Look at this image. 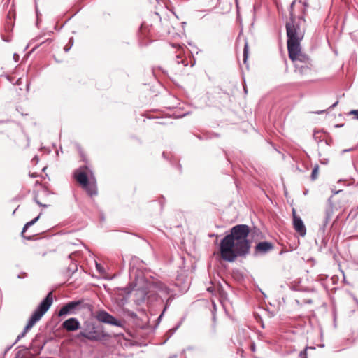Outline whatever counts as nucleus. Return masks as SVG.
<instances>
[{
  "label": "nucleus",
  "mask_w": 358,
  "mask_h": 358,
  "mask_svg": "<svg viewBox=\"0 0 358 358\" xmlns=\"http://www.w3.org/2000/svg\"><path fill=\"white\" fill-rule=\"evenodd\" d=\"M250 228L246 224L234 226L221 241L220 250L222 258L227 262H234L237 257H243L249 253L250 241L248 236Z\"/></svg>",
  "instance_id": "obj_1"
},
{
  "label": "nucleus",
  "mask_w": 358,
  "mask_h": 358,
  "mask_svg": "<svg viewBox=\"0 0 358 358\" xmlns=\"http://www.w3.org/2000/svg\"><path fill=\"white\" fill-rule=\"evenodd\" d=\"M296 0L292 1L289 10V21L286 23L287 50L290 59L294 58L299 52L301 41L304 37L306 20L302 15L296 17L293 12Z\"/></svg>",
  "instance_id": "obj_2"
},
{
  "label": "nucleus",
  "mask_w": 358,
  "mask_h": 358,
  "mask_svg": "<svg viewBox=\"0 0 358 358\" xmlns=\"http://www.w3.org/2000/svg\"><path fill=\"white\" fill-rule=\"evenodd\" d=\"M52 292H50L47 294L45 298L39 303V305L33 312L23 331L17 336L15 341L14 342V344L17 343L21 338L24 337L27 331L29 329H31L33 327V326L41 319L43 315L50 308L51 305L52 304Z\"/></svg>",
  "instance_id": "obj_3"
},
{
  "label": "nucleus",
  "mask_w": 358,
  "mask_h": 358,
  "mask_svg": "<svg viewBox=\"0 0 358 358\" xmlns=\"http://www.w3.org/2000/svg\"><path fill=\"white\" fill-rule=\"evenodd\" d=\"M336 191L331 189V195L328 198L325 208H324V217L323 223V230L329 228L333 229L334 224L336 222V217H334V213L336 209V200L334 195Z\"/></svg>",
  "instance_id": "obj_4"
},
{
  "label": "nucleus",
  "mask_w": 358,
  "mask_h": 358,
  "mask_svg": "<svg viewBox=\"0 0 358 358\" xmlns=\"http://www.w3.org/2000/svg\"><path fill=\"white\" fill-rule=\"evenodd\" d=\"M79 336L92 341H97L101 340L104 334L94 325H91L87 329L80 331Z\"/></svg>",
  "instance_id": "obj_5"
},
{
  "label": "nucleus",
  "mask_w": 358,
  "mask_h": 358,
  "mask_svg": "<svg viewBox=\"0 0 358 358\" xmlns=\"http://www.w3.org/2000/svg\"><path fill=\"white\" fill-rule=\"evenodd\" d=\"M96 318L98 321L105 323L111 324L116 327H122V323L121 321L117 320L115 317H114L112 315L109 314L106 310H99L96 313Z\"/></svg>",
  "instance_id": "obj_6"
},
{
  "label": "nucleus",
  "mask_w": 358,
  "mask_h": 358,
  "mask_svg": "<svg viewBox=\"0 0 358 358\" xmlns=\"http://www.w3.org/2000/svg\"><path fill=\"white\" fill-rule=\"evenodd\" d=\"M293 224L294 229L301 236H304L306 234V229L303 222L300 217L296 215L295 210H293Z\"/></svg>",
  "instance_id": "obj_7"
},
{
  "label": "nucleus",
  "mask_w": 358,
  "mask_h": 358,
  "mask_svg": "<svg viewBox=\"0 0 358 358\" xmlns=\"http://www.w3.org/2000/svg\"><path fill=\"white\" fill-rule=\"evenodd\" d=\"M81 303L80 301H73L63 306L59 310V316L66 315L73 313V310Z\"/></svg>",
  "instance_id": "obj_8"
},
{
  "label": "nucleus",
  "mask_w": 358,
  "mask_h": 358,
  "mask_svg": "<svg viewBox=\"0 0 358 358\" xmlns=\"http://www.w3.org/2000/svg\"><path fill=\"white\" fill-rule=\"evenodd\" d=\"M62 327L69 331H73L80 327V324L78 319L71 317L62 323Z\"/></svg>",
  "instance_id": "obj_9"
},
{
  "label": "nucleus",
  "mask_w": 358,
  "mask_h": 358,
  "mask_svg": "<svg viewBox=\"0 0 358 358\" xmlns=\"http://www.w3.org/2000/svg\"><path fill=\"white\" fill-rule=\"evenodd\" d=\"M273 245L271 243L268 241L259 242L255 247L256 252L266 253L269 250H272Z\"/></svg>",
  "instance_id": "obj_10"
},
{
  "label": "nucleus",
  "mask_w": 358,
  "mask_h": 358,
  "mask_svg": "<svg viewBox=\"0 0 358 358\" xmlns=\"http://www.w3.org/2000/svg\"><path fill=\"white\" fill-rule=\"evenodd\" d=\"M153 287L161 293L162 295H169L170 293V289L162 282L156 281L153 283Z\"/></svg>",
  "instance_id": "obj_11"
},
{
  "label": "nucleus",
  "mask_w": 358,
  "mask_h": 358,
  "mask_svg": "<svg viewBox=\"0 0 358 358\" xmlns=\"http://www.w3.org/2000/svg\"><path fill=\"white\" fill-rule=\"evenodd\" d=\"M83 187L87 191V194L91 196L97 194V189L96 182L89 181L86 185H83Z\"/></svg>",
  "instance_id": "obj_12"
},
{
  "label": "nucleus",
  "mask_w": 358,
  "mask_h": 358,
  "mask_svg": "<svg viewBox=\"0 0 358 358\" xmlns=\"http://www.w3.org/2000/svg\"><path fill=\"white\" fill-rule=\"evenodd\" d=\"M74 176L78 182H79L82 186L86 185L87 182L90 181L85 172L76 171Z\"/></svg>",
  "instance_id": "obj_13"
},
{
  "label": "nucleus",
  "mask_w": 358,
  "mask_h": 358,
  "mask_svg": "<svg viewBox=\"0 0 358 358\" xmlns=\"http://www.w3.org/2000/svg\"><path fill=\"white\" fill-rule=\"evenodd\" d=\"M38 219H39V215H38V217H35L34 219H33L32 220H31V221H29V222H27V223L24 224V227H23V229H22V232H21V235H22V236L23 238H27V239H30V238H31V237H26V236L24 235V232L27 230V229H28L29 227H30L31 226L34 225V224L38 221Z\"/></svg>",
  "instance_id": "obj_14"
},
{
  "label": "nucleus",
  "mask_w": 358,
  "mask_h": 358,
  "mask_svg": "<svg viewBox=\"0 0 358 358\" xmlns=\"http://www.w3.org/2000/svg\"><path fill=\"white\" fill-rule=\"evenodd\" d=\"M38 219H39V215H38V217H35L34 219H33L32 220H31V221H29V222H27V223L24 224V227H23V229H22V232H21V235H22V236L23 238H27V239H30V238H31V237H26V236L24 235V232L27 230V229H28L29 227H30L31 226L34 225V224L38 221Z\"/></svg>",
  "instance_id": "obj_15"
},
{
  "label": "nucleus",
  "mask_w": 358,
  "mask_h": 358,
  "mask_svg": "<svg viewBox=\"0 0 358 358\" xmlns=\"http://www.w3.org/2000/svg\"><path fill=\"white\" fill-rule=\"evenodd\" d=\"M38 219H39V215H38V217H35L34 219H33L32 220H31V221H29V222H27V223L24 224V227H23V229H22V232H21V235H22V236L23 238H27V239H30V238H31V237H26V236L24 235V232L27 230V229H28L29 227H30L31 226L34 225V224L38 221Z\"/></svg>",
  "instance_id": "obj_16"
},
{
  "label": "nucleus",
  "mask_w": 358,
  "mask_h": 358,
  "mask_svg": "<svg viewBox=\"0 0 358 358\" xmlns=\"http://www.w3.org/2000/svg\"><path fill=\"white\" fill-rule=\"evenodd\" d=\"M38 219H39V215H38V217H35L34 219H33L32 220H31V221H29V222H27V223L24 224V227H23V229H22V232H21V235H22V236L23 238H27V239H30V238H31V237H26V236L24 235V232L27 230V229H28L29 227H30L31 226L34 225V224L38 221Z\"/></svg>",
  "instance_id": "obj_17"
},
{
  "label": "nucleus",
  "mask_w": 358,
  "mask_h": 358,
  "mask_svg": "<svg viewBox=\"0 0 358 358\" xmlns=\"http://www.w3.org/2000/svg\"><path fill=\"white\" fill-rule=\"evenodd\" d=\"M293 62H295V61H299V62H304V63H307L309 60V58L301 53V45H299V53L297 54V55L293 58V59H291Z\"/></svg>",
  "instance_id": "obj_18"
},
{
  "label": "nucleus",
  "mask_w": 358,
  "mask_h": 358,
  "mask_svg": "<svg viewBox=\"0 0 358 358\" xmlns=\"http://www.w3.org/2000/svg\"><path fill=\"white\" fill-rule=\"evenodd\" d=\"M39 337L38 336H36L35 340L33 341L31 345V348L34 350L35 348H37L38 349V351L40 352L44 347V345L45 343V341H43V343L42 344H38L37 343L38 342V338Z\"/></svg>",
  "instance_id": "obj_19"
},
{
  "label": "nucleus",
  "mask_w": 358,
  "mask_h": 358,
  "mask_svg": "<svg viewBox=\"0 0 358 358\" xmlns=\"http://www.w3.org/2000/svg\"><path fill=\"white\" fill-rule=\"evenodd\" d=\"M313 137L316 142L320 143L322 141L324 134H322L320 131H314V133L313 134Z\"/></svg>",
  "instance_id": "obj_20"
},
{
  "label": "nucleus",
  "mask_w": 358,
  "mask_h": 358,
  "mask_svg": "<svg viewBox=\"0 0 358 358\" xmlns=\"http://www.w3.org/2000/svg\"><path fill=\"white\" fill-rule=\"evenodd\" d=\"M248 57V43L247 41L245 42L244 49H243V62L246 64L247 59Z\"/></svg>",
  "instance_id": "obj_21"
},
{
  "label": "nucleus",
  "mask_w": 358,
  "mask_h": 358,
  "mask_svg": "<svg viewBox=\"0 0 358 358\" xmlns=\"http://www.w3.org/2000/svg\"><path fill=\"white\" fill-rule=\"evenodd\" d=\"M318 170H319L318 165H315L312 171L311 176H310L312 180H315L317 178Z\"/></svg>",
  "instance_id": "obj_22"
},
{
  "label": "nucleus",
  "mask_w": 358,
  "mask_h": 358,
  "mask_svg": "<svg viewBox=\"0 0 358 358\" xmlns=\"http://www.w3.org/2000/svg\"><path fill=\"white\" fill-rule=\"evenodd\" d=\"M308 349H312V350H315V348L314 347H306L304 350H303L302 351H301L299 352V357L300 358H308V355H307V350Z\"/></svg>",
  "instance_id": "obj_23"
},
{
  "label": "nucleus",
  "mask_w": 358,
  "mask_h": 358,
  "mask_svg": "<svg viewBox=\"0 0 358 358\" xmlns=\"http://www.w3.org/2000/svg\"><path fill=\"white\" fill-rule=\"evenodd\" d=\"M96 268L99 273H103L105 272L103 267L100 264L96 263Z\"/></svg>",
  "instance_id": "obj_24"
},
{
  "label": "nucleus",
  "mask_w": 358,
  "mask_h": 358,
  "mask_svg": "<svg viewBox=\"0 0 358 358\" xmlns=\"http://www.w3.org/2000/svg\"><path fill=\"white\" fill-rule=\"evenodd\" d=\"M180 58H181L180 55V54L177 55L176 57V62L177 64L182 63V64H184V66H186L187 64H185V61L183 59H180Z\"/></svg>",
  "instance_id": "obj_25"
},
{
  "label": "nucleus",
  "mask_w": 358,
  "mask_h": 358,
  "mask_svg": "<svg viewBox=\"0 0 358 358\" xmlns=\"http://www.w3.org/2000/svg\"><path fill=\"white\" fill-rule=\"evenodd\" d=\"M299 2L301 3H303V5L304 6V9L303 10V14H304L305 12H306V10L308 7V3L306 1H302V0H299Z\"/></svg>",
  "instance_id": "obj_26"
},
{
  "label": "nucleus",
  "mask_w": 358,
  "mask_h": 358,
  "mask_svg": "<svg viewBox=\"0 0 358 358\" xmlns=\"http://www.w3.org/2000/svg\"><path fill=\"white\" fill-rule=\"evenodd\" d=\"M350 114L353 115L355 118L358 120V110H353L350 112Z\"/></svg>",
  "instance_id": "obj_27"
},
{
  "label": "nucleus",
  "mask_w": 358,
  "mask_h": 358,
  "mask_svg": "<svg viewBox=\"0 0 358 358\" xmlns=\"http://www.w3.org/2000/svg\"><path fill=\"white\" fill-rule=\"evenodd\" d=\"M77 270V266L76 264L73 265V267H69V271H72L73 273Z\"/></svg>",
  "instance_id": "obj_28"
},
{
  "label": "nucleus",
  "mask_w": 358,
  "mask_h": 358,
  "mask_svg": "<svg viewBox=\"0 0 358 358\" xmlns=\"http://www.w3.org/2000/svg\"><path fill=\"white\" fill-rule=\"evenodd\" d=\"M34 201H36V203L38 206H43V207H47V206H48L47 205L42 204L41 202H39V201L36 199V197H35V199H34Z\"/></svg>",
  "instance_id": "obj_29"
},
{
  "label": "nucleus",
  "mask_w": 358,
  "mask_h": 358,
  "mask_svg": "<svg viewBox=\"0 0 358 358\" xmlns=\"http://www.w3.org/2000/svg\"><path fill=\"white\" fill-rule=\"evenodd\" d=\"M13 345H15L14 343L11 345L8 346L4 351V354H6L11 349Z\"/></svg>",
  "instance_id": "obj_30"
},
{
  "label": "nucleus",
  "mask_w": 358,
  "mask_h": 358,
  "mask_svg": "<svg viewBox=\"0 0 358 358\" xmlns=\"http://www.w3.org/2000/svg\"><path fill=\"white\" fill-rule=\"evenodd\" d=\"M170 301H171V299L169 298V299H167V301H166V305H165V308H164V311H165V310H166V309L168 308V306H169V305Z\"/></svg>",
  "instance_id": "obj_31"
},
{
  "label": "nucleus",
  "mask_w": 358,
  "mask_h": 358,
  "mask_svg": "<svg viewBox=\"0 0 358 358\" xmlns=\"http://www.w3.org/2000/svg\"><path fill=\"white\" fill-rule=\"evenodd\" d=\"M332 315H333V320L335 322H336V310L334 309L332 310Z\"/></svg>",
  "instance_id": "obj_32"
},
{
  "label": "nucleus",
  "mask_w": 358,
  "mask_h": 358,
  "mask_svg": "<svg viewBox=\"0 0 358 358\" xmlns=\"http://www.w3.org/2000/svg\"><path fill=\"white\" fill-rule=\"evenodd\" d=\"M69 45L70 46H72L73 44V38L71 37L70 38L69 41Z\"/></svg>",
  "instance_id": "obj_33"
},
{
  "label": "nucleus",
  "mask_w": 358,
  "mask_h": 358,
  "mask_svg": "<svg viewBox=\"0 0 358 358\" xmlns=\"http://www.w3.org/2000/svg\"><path fill=\"white\" fill-rule=\"evenodd\" d=\"M71 48V46H70V45H69V46L66 45V46L64 48V51H65L66 52H67L70 50V48Z\"/></svg>",
  "instance_id": "obj_34"
},
{
  "label": "nucleus",
  "mask_w": 358,
  "mask_h": 358,
  "mask_svg": "<svg viewBox=\"0 0 358 358\" xmlns=\"http://www.w3.org/2000/svg\"><path fill=\"white\" fill-rule=\"evenodd\" d=\"M13 57H14V59L15 60V62H17L19 56L17 54H14Z\"/></svg>",
  "instance_id": "obj_35"
},
{
  "label": "nucleus",
  "mask_w": 358,
  "mask_h": 358,
  "mask_svg": "<svg viewBox=\"0 0 358 358\" xmlns=\"http://www.w3.org/2000/svg\"><path fill=\"white\" fill-rule=\"evenodd\" d=\"M324 112H325V110H319V111L315 112V113H316V114H321V113H323Z\"/></svg>",
  "instance_id": "obj_36"
},
{
  "label": "nucleus",
  "mask_w": 358,
  "mask_h": 358,
  "mask_svg": "<svg viewBox=\"0 0 358 358\" xmlns=\"http://www.w3.org/2000/svg\"><path fill=\"white\" fill-rule=\"evenodd\" d=\"M169 358H177V355H173L171 356Z\"/></svg>",
  "instance_id": "obj_37"
},
{
  "label": "nucleus",
  "mask_w": 358,
  "mask_h": 358,
  "mask_svg": "<svg viewBox=\"0 0 358 358\" xmlns=\"http://www.w3.org/2000/svg\"><path fill=\"white\" fill-rule=\"evenodd\" d=\"M73 255V253H71V254L69 255V256H68L69 259H71V257H72Z\"/></svg>",
  "instance_id": "obj_38"
},
{
  "label": "nucleus",
  "mask_w": 358,
  "mask_h": 358,
  "mask_svg": "<svg viewBox=\"0 0 358 358\" xmlns=\"http://www.w3.org/2000/svg\"><path fill=\"white\" fill-rule=\"evenodd\" d=\"M335 106H336V103H333V104L331 105V108H334V107H335Z\"/></svg>",
  "instance_id": "obj_39"
},
{
  "label": "nucleus",
  "mask_w": 358,
  "mask_h": 358,
  "mask_svg": "<svg viewBox=\"0 0 358 358\" xmlns=\"http://www.w3.org/2000/svg\"><path fill=\"white\" fill-rule=\"evenodd\" d=\"M342 192V190H340V189H339V190H337V191H336V193H337V194H338V193H340V192Z\"/></svg>",
  "instance_id": "obj_40"
},
{
  "label": "nucleus",
  "mask_w": 358,
  "mask_h": 358,
  "mask_svg": "<svg viewBox=\"0 0 358 358\" xmlns=\"http://www.w3.org/2000/svg\"><path fill=\"white\" fill-rule=\"evenodd\" d=\"M244 91H245V93H247V89H246L245 87H244Z\"/></svg>",
  "instance_id": "obj_41"
},
{
  "label": "nucleus",
  "mask_w": 358,
  "mask_h": 358,
  "mask_svg": "<svg viewBox=\"0 0 358 358\" xmlns=\"http://www.w3.org/2000/svg\"><path fill=\"white\" fill-rule=\"evenodd\" d=\"M307 194H308V190H306V191L304 192V194H305V195H306Z\"/></svg>",
  "instance_id": "obj_42"
},
{
  "label": "nucleus",
  "mask_w": 358,
  "mask_h": 358,
  "mask_svg": "<svg viewBox=\"0 0 358 358\" xmlns=\"http://www.w3.org/2000/svg\"><path fill=\"white\" fill-rule=\"evenodd\" d=\"M333 258L336 259V254L333 255Z\"/></svg>",
  "instance_id": "obj_43"
},
{
  "label": "nucleus",
  "mask_w": 358,
  "mask_h": 358,
  "mask_svg": "<svg viewBox=\"0 0 358 358\" xmlns=\"http://www.w3.org/2000/svg\"><path fill=\"white\" fill-rule=\"evenodd\" d=\"M213 319L214 321L215 320V315H213Z\"/></svg>",
  "instance_id": "obj_44"
},
{
  "label": "nucleus",
  "mask_w": 358,
  "mask_h": 358,
  "mask_svg": "<svg viewBox=\"0 0 358 358\" xmlns=\"http://www.w3.org/2000/svg\"><path fill=\"white\" fill-rule=\"evenodd\" d=\"M15 358H18V357H15Z\"/></svg>",
  "instance_id": "obj_45"
}]
</instances>
